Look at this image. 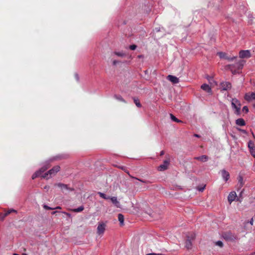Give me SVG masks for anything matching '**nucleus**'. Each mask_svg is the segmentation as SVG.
<instances>
[{
    "label": "nucleus",
    "mask_w": 255,
    "mask_h": 255,
    "mask_svg": "<svg viewBox=\"0 0 255 255\" xmlns=\"http://www.w3.org/2000/svg\"><path fill=\"white\" fill-rule=\"evenodd\" d=\"M98 194L101 197H102L105 199H110V196H108L106 194H105L103 193L99 192Z\"/></svg>",
    "instance_id": "nucleus-19"
},
{
    "label": "nucleus",
    "mask_w": 255,
    "mask_h": 255,
    "mask_svg": "<svg viewBox=\"0 0 255 255\" xmlns=\"http://www.w3.org/2000/svg\"><path fill=\"white\" fill-rule=\"evenodd\" d=\"M243 111L245 112L246 113H248L249 111L248 107L247 106H244L243 108Z\"/></svg>",
    "instance_id": "nucleus-29"
},
{
    "label": "nucleus",
    "mask_w": 255,
    "mask_h": 255,
    "mask_svg": "<svg viewBox=\"0 0 255 255\" xmlns=\"http://www.w3.org/2000/svg\"><path fill=\"white\" fill-rule=\"evenodd\" d=\"M167 79L173 84H176L179 82L178 78L172 75H168Z\"/></svg>",
    "instance_id": "nucleus-14"
},
{
    "label": "nucleus",
    "mask_w": 255,
    "mask_h": 255,
    "mask_svg": "<svg viewBox=\"0 0 255 255\" xmlns=\"http://www.w3.org/2000/svg\"><path fill=\"white\" fill-rule=\"evenodd\" d=\"M7 215H6V214L4 213H0V220H3L4 218Z\"/></svg>",
    "instance_id": "nucleus-25"
},
{
    "label": "nucleus",
    "mask_w": 255,
    "mask_h": 255,
    "mask_svg": "<svg viewBox=\"0 0 255 255\" xmlns=\"http://www.w3.org/2000/svg\"><path fill=\"white\" fill-rule=\"evenodd\" d=\"M12 212L16 213V211L14 209H9L7 211H5V213L7 216L8 215H9V214H10Z\"/></svg>",
    "instance_id": "nucleus-21"
},
{
    "label": "nucleus",
    "mask_w": 255,
    "mask_h": 255,
    "mask_svg": "<svg viewBox=\"0 0 255 255\" xmlns=\"http://www.w3.org/2000/svg\"><path fill=\"white\" fill-rule=\"evenodd\" d=\"M216 245H218V246H220V247H222L223 246V243L221 241H218L216 243Z\"/></svg>",
    "instance_id": "nucleus-30"
},
{
    "label": "nucleus",
    "mask_w": 255,
    "mask_h": 255,
    "mask_svg": "<svg viewBox=\"0 0 255 255\" xmlns=\"http://www.w3.org/2000/svg\"><path fill=\"white\" fill-rule=\"evenodd\" d=\"M55 209H61V208L58 206V207H56Z\"/></svg>",
    "instance_id": "nucleus-38"
},
{
    "label": "nucleus",
    "mask_w": 255,
    "mask_h": 255,
    "mask_svg": "<svg viewBox=\"0 0 255 255\" xmlns=\"http://www.w3.org/2000/svg\"><path fill=\"white\" fill-rule=\"evenodd\" d=\"M118 220L120 222L121 226L124 225V217L122 214H119L118 215Z\"/></svg>",
    "instance_id": "nucleus-16"
},
{
    "label": "nucleus",
    "mask_w": 255,
    "mask_h": 255,
    "mask_svg": "<svg viewBox=\"0 0 255 255\" xmlns=\"http://www.w3.org/2000/svg\"><path fill=\"white\" fill-rule=\"evenodd\" d=\"M231 87V84L227 82H223L221 84V88L223 90H228Z\"/></svg>",
    "instance_id": "nucleus-11"
},
{
    "label": "nucleus",
    "mask_w": 255,
    "mask_h": 255,
    "mask_svg": "<svg viewBox=\"0 0 255 255\" xmlns=\"http://www.w3.org/2000/svg\"><path fill=\"white\" fill-rule=\"evenodd\" d=\"M134 102L135 104L136 105V106L137 107H141V105L140 104V102H139V101L138 100L135 99L134 100Z\"/></svg>",
    "instance_id": "nucleus-26"
},
{
    "label": "nucleus",
    "mask_w": 255,
    "mask_h": 255,
    "mask_svg": "<svg viewBox=\"0 0 255 255\" xmlns=\"http://www.w3.org/2000/svg\"><path fill=\"white\" fill-rule=\"evenodd\" d=\"M169 164V162L168 160H165L163 162V163L161 165H160L158 167V170L159 171H164L167 169L168 165Z\"/></svg>",
    "instance_id": "nucleus-9"
},
{
    "label": "nucleus",
    "mask_w": 255,
    "mask_h": 255,
    "mask_svg": "<svg viewBox=\"0 0 255 255\" xmlns=\"http://www.w3.org/2000/svg\"><path fill=\"white\" fill-rule=\"evenodd\" d=\"M43 207L45 209H49V210H52V209H54V208H50V207H49L48 206H46V205H44Z\"/></svg>",
    "instance_id": "nucleus-31"
},
{
    "label": "nucleus",
    "mask_w": 255,
    "mask_h": 255,
    "mask_svg": "<svg viewBox=\"0 0 255 255\" xmlns=\"http://www.w3.org/2000/svg\"><path fill=\"white\" fill-rule=\"evenodd\" d=\"M232 106L235 110V113L237 115H239L240 114L241 107L240 101L237 99H233L232 100Z\"/></svg>",
    "instance_id": "nucleus-2"
},
{
    "label": "nucleus",
    "mask_w": 255,
    "mask_h": 255,
    "mask_svg": "<svg viewBox=\"0 0 255 255\" xmlns=\"http://www.w3.org/2000/svg\"><path fill=\"white\" fill-rule=\"evenodd\" d=\"M13 255H19L17 254H16V253H14V254H13Z\"/></svg>",
    "instance_id": "nucleus-41"
},
{
    "label": "nucleus",
    "mask_w": 255,
    "mask_h": 255,
    "mask_svg": "<svg viewBox=\"0 0 255 255\" xmlns=\"http://www.w3.org/2000/svg\"><path fill=\"white\" fill-rule=\"evenodd\" d=\"M116 54L119 56L123 57L125 55V54L123 52H116Z\"/></svg>",
    "instance_id": "nucleus-27"
},
{
    "label": "nucleus",
    "mask_w": 255,
    "mask_h": 255,
    "mask_svg": "<svg viewBox=\"0 0 255 255\" xmlns=\"http://www.w3.org/2000/svg\"><path fill=\"white\" fill-rule=\"evenodd\" d=\"M248 147L250 149V152L252 155L255 157V146L254 142L250 140L248 142Z\"/></svg>",
    "instance_id": "nucleus-6"
},
{
    "label": "nucleus",
    "mask_w": 255,
    "mask_h": 255,
    "mask_svg": "<svg viewBox=\"0 0 255 255\" xmlns=\"http://www.w3.org/2000/svg\"><path fill=\"white\" fill-rule=\"evenodd\" d=\"M106 225L104 223H100L97 227V234L99 235H103L106 230Z\"/></svg>",
    "instance_id": "nucleus-3"
},
{
    "label": "nucleus",
    "mask_w": 255,
    "mask_h": 255,
    "mask_svg": "<svg viewBox=\"0 0 255 255\" xmlns=\"http://www.w3.org/2000/svg\"><path fill=\"white\" fill-rule=\"evenodd\" d=\"M238 200L237 195L235 191L231 192L228 197V201L229 203L231 204L232 202Z\"/></svg>",
    "instance_id": "nucleus-4"
},
{
    "label": "nucleus",
    "mask_w": 255,
    "mask_h": 255,
    "mask_svg": "<svg viewBox=\"0 0 255 255\" xmlns=\"http://www.w3.org/2000/svg\"><path fill=\"white\" fill-rule=\"evenodd\" d=\"M136 48V46L135 45H132L129 46V48L132 50H135Z\"/></svg>",
    "instance_id": "nucleus-28"
},
{
    "label": "nucleus",
    "mask_w": 255,
    "mask_h": 255,
    "mask_svg": "<svg viewBox=\"0 0 255 255\" xmlns=\"http://www.w3.org/2000/svg\"><path fill=\"white\" fill-rule=\"evenodd\" d=\"M201 88L203 90L205 91L207 93H209V94H211V88L208 85L206 84H204L201 86Z\"/></svg>",
    "instance_id": "nucleus-12"
},
{
    "label": "nucleus",
    "mask_w": 255,
    "mask_h": 255,
    "mask_svg": "<svg viewBox=\"0 0 255 255\" xmlns=\"http://www.w3.org/2000/svg\"><path fill=\"white\" fill-rule=\"evenodd\" d=\"M253 222H254V220H253V219L252 218V219H251V221H250V224H251L252 225H253Z\"/></svg>",
    "instance_id": "nucleus-34"
},
{
    "label": "nucleus",
    "mask_w": 255,
    "mask_h": 255,
    "mask_svg": "<svg viewBox=\"0 0 255 255\" xmlns=\"http://www.w3.org/2000/svg\"><path fill=\"white\" fill-rule=\"evenodd\" d=\"M236 123L237 125L243 126L245 125V122L243 119H238L236 121Z\"/></svg>",
    "instance_id": "nucleus-15"
},
{
    "label": "nucleus",
    "mask_w": 255,
    "mask_h": 255,
    "mask_svg": "<svg viewBox=\"0 0 255 255\" xmlns=\"http://www.w3.org/2000/svg\"><path fill=\"white\" fill-rule=\"evenodd\" d=\"M113 204L115 205L116 207L117 208H120L121 207L119 201L118 200V199L116 197H110V199Z\"/></svg>",
    "instance_id": "nucleus-13"
},
{
    "label": "nucleus",
    "mask_w": 255,
    "mask_h": 255,
    "mask_svg": "<svg viewBox=\"0 0 255 255\" xmlns=\"http://www.w3.org/2000/svg\"><path fill=\"white\" fill-rule=\"evenodd\" d=\"M204 188H205V186H203V187H202V188H199V189H198V190H199L200 191H203L204 190Z\"/></svg>",
    "instance_id": "nucleus-33"
},
{
    "label": "nucleus",
    "mask_w": 255,
    "mask_h": 255,
    "mask_svg": "<svg viewBox=\"0 0 255 255\" xmlns=\"http://www.w3.org/2000/svg\"><path fill=\"white\" fill-rule=\"evenodd\" d=\"M198 159L199 160H200V161H201L205 162V161H207L208 157L207 156H206V155H203V156H201L200 157H199L198 158Z\"/></svg>",
    "instance_id": "nucleus-18"
},
{
    "label": "nucleus",
    "mask_w": 255,
    "mask_h": 255,
    "mask_svg": "<svg viewBox=\"0 0 255 255\" xmlns=\"http://www.w3.org/2000/svg\"><path fill=\"white\" fill-rule=\"evenodd\" d=\"M117 62L116 61H113V64L115 65L116 64Z\"/></svg>",
    "instance_id": "nucleus-36"
},
{
    "label": "nucleus",
    "mask_w": 255,
    "mask_h": 255,
    "mask_svg": "<svg viewBox=\"0 0 255 255\" xmlns=\"http://www.w3.org/2000/svg\"><path fill=\"white\" fill-rule=\"evenodd\" d=\"M23 255H28L27 254H26V253H23Z\"/></svg>",
    "instance_id": "nucleus-40"
},
{
    "label": "nucleus",
    "mask_w": 255,
    "mask_h": 255,
    "mask_svg": "<svg viewBox=\"0 0 255 255\" xmlns=\"http://www.w3.org/2000/svg\"><path fill=\"white\" fill-rule=\"evenodd\" d=\"M245 99L248 102H251L255 100V93L252 92L246 94L245 95Z\"/></svg>",
    "instance_id": "nucleus-7"
},
{
    "label": "nucleus",
    "mask_w": 255,
    "mask_h": 255,
    "mask_svg": "<svg viewBox=\"0 0 255 255\" xmlns=\"http://www.w3.org/2000/svg\"><path fill=\"white\" fill-rule=\"evenodd\" d=\"M239 56L241 58H249L251 56L250 51L249 50H241L239 52Z\"/></svg>",
    "instance_id": "nucleus-5"
},
{
    "label": "nucleus",
    "mask_w": 255,
    "mask_h": 255,
    "mask_svg": "<svg viewBox=\"0 0 255 255\" xmlns=\"http://www.w3.org/2000/svg\"><path fill=\"white\" fill-rule=\"evenodd\" d=\"M240 130L242 131V132H245V131L244 130H241V129H239Z\"/></svg>",
    "instance_id": "nucleus-37"
},
{
    "label": "nucleus",
    "mask_w": 255,
    "mask_h": 255,
    "mask_svg": "<svg viewBox=\"0 0 255 255\" xmlns=\"http://www.w3.org/2000/svg\"><path fill=\"white\" fill-rule=\"evenodd\" d=\"M170 117H171V119H172V120H173V121L174 122H180V121H179V120H178L175 117H174L173 115L171 114L170 115Z\"/></svg>",
    "instance_id": "nucleus-22"
},
{
    "label": "nucleus",
    "mask_w": 255,
    "mask_h": 255,
    "mask_svg": "<svg viewBox=\"0 0 255 255\" xmlns=\"http://www.w3.org/2000/svg\"><path fill=\"white\" fill-rule=\"evenodd\" d=\"M221 175H222V177L223 178V179L225 181H228L230 178V174H229V172H228L227 171H226L225 170H222L221 171Z\"/></svg>",
    "instance_id": "nucleus-10"
},
{
    "label": "nucleus",
    "mask_w": 255,
    "mask_h": 255,
    "mask_svg": "<svg viewBox=\"0 0 255 255\" xmlns=\"http://www.w3.org/2000/svg\"><path fill=\"white\" fill-rule=\"evenodd\" d=\"M163 154H164L163 151H161V155H163Z\"/></svg>",
    "instance_id": "nucleus-39"
},
{
    "label": "nucleus",
    "mask_w": 255,
    "mask_h": 255,
    "mask_svg": "<svg viewBox=\"0 0 255 255\" xmlns=\"http://www.w3.org/2000/svg\"><path fill=\"white\" fill-rule=\"evenodd\" d=\"M217 54L221 58L226 59L229 61H233L236 57L235 56L232 57H229V56H227V54L225 53H223V52H218L217 53Z\"/></svg>",
    "instance_id": "nucleus-8"
},
{
    "label": "nucleus",
    "mask_w": 255,
    "mask_h": 255,
    "mask_svg": "<svg viewBox=\"0 0 255 255\" xmlns=\"http://www.w3.org/2000/svg\"><path fill=\"white\" fill-rule=\"evenodd\" d=\"M116 98H117V99H118V100H119L120 101H124V100H123L122 97H121L120 96H116Z\"/></svg>",
    "instance_id": "nucleus-32"
},
{
    "label": "nucleus",
    "mask_w": 255,
    "mask_h": 255,
    "mask_svg": "<svg viewBox=\"0 0 255 255\" xmlns=\"http://www.w3.org/2000/svg\"><path fill=\"white\" fill-rule=\"evenodd\" d=\"M186 247L188 249H189L191 248V243L190 242V241H187V242L186 243Z\"/></svg>",
    "instance_id": "nucleus-24"
},
{
    "label": "nucleus",
    "mask_w": 255,
    "mask_h": 255,
    "mask_svg": "<svg viewBox=\"0 0 255 255\" xmlns=\"http://www.w3.org/2000/svg\"><path fill=\"white\" fill-rule=\"evenodd\" d=\"M229 68L231 69V70L232 71V73H235V71H234L231 69V68L230 67V66H229Z\"/></svg>",
    "instance_id": "nucleus-35"
},
{
    "label": "nucleus",
    "mask_w": 255,
    "mask_h": 255,
    "mask_svg": "<svg viewBox=\"0 0 255 255\" xmlns=\"http://www.w3.org/2000/svg\"><path fill=\"white\" fill-rule=\"evenodd\" d=\"M56 185L59 188H60L63 192L65 190H67V189H68L67 186L64 184L58 183V184H56Z\"/></svg>",
    "instance_id": "nucleus-17"
},
{
    "label": "nucleus",
    "mask_w": 255,
    "mask_h": 255,
    "mask_svg": "<svg viewBox=\"0 0 255 255\" xmlns=\"http://www.w3.org/2000/svg\"><path fill=\"white\" fill-rule=\"evenodd\" d=\"M84 209V208L83 206H80L77 208L74 209L73 210V211L74 212H80L82 211Z\"/></svg>",
    "instance_id": "nucleus-20"
},
{
    "label": "nucleus",
    "mask_w": 255,
    "mask_h": 255,
    "mask_svg": "<svg viewBox=\"0 0 255 255\" xmlns=\"http://www.w3.org/2000/svg\"><path fill=\"white\" fill-rule=\"evenodd\" d=\"M253 137H254V138L255 139V135L254 134H253Z\"/></svg>",
    "instance_id": "nucleus-42"
},
{
    "label": "nucleus",
    "mask_w": 255,
    "mask_h": 255,
    "mask_svg": "<svg viewBox=\"0 0 255 255\" xmlns=\"http://www.w3.org/2000/svg\"><path fill=\"white\" fill-rule=\"evenodd\" d=\"M47 167L44 166L42 167L39 171L36 172L34 174L35 177L40 176L43 178L49 179L55 175L57 172L60 170L59 166H56L48 172L43 173V172L47 169Z\"/></svg>",
    "instance_id": "nucleus-1"
},
{
    "label": "nucleus",
    "mask_w": 255,
    "mask_h": 255,
    "mask_svg": "<svg viewBox=\"0 0 255 255\" xmlns=\"http://www.w3.org/2000/svg\"><path fill=\"white\" fill-rule=\"evenodd\" d=\"M209 81L211 86H214V85H216L217 84L216 82L214 81V80L212 79H209Z\"/></svg>",
    "instance_id": "nucleus-23"
}]
</instances>
